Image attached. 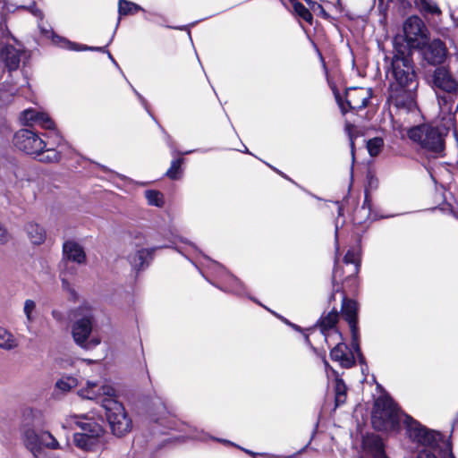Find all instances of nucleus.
Here are the masks:
<instances>
[{
  "instance_id": "29",
  "label": "nucleus",
  "mask_w": 458,
  "mask_h": 458,
  "mask_svg": "<svg viewBox=\"0 0 458 458\" xmlns=\"http://www.w3.org/2000/svg\"><path fill=\"white\" fill-rule=\"evenodd\" d=\"M38 156H40V161L46 163H54L60 160V153L53 147L46 148L45 151L42 150Z\"/></svg>"
},
{
  "instance_id": "12",
  "label": "nucleus",
  "mask_w": 458,
  "mask_h": 458,
  "mask_svg": "<svg viewBox=\"0 0 458 458\" xmlns=\"http://www.w3.org/2000/svg\"><path fill=\"white\" fill-rule=\"evenodd\" d=\"M433 85L449 94L458 90V82L445 66L437 67L433 73Z\"/></svg>"
},
{
  "instance_id": "23",
  "label": "nucleus",
  "mask_w": 458,
  "mask_h": 458,
  "mask_svg": "<svg viewBox=\"0 0 458 458\" xmlns=\"http://www.w3.org/2000/svg\"><path fill=\"white\" fill-rule=\"evenodd\" d=\"M26 231L30 242L33 244L38 245L45 242L46 233L40 225L34 223H30L26 225Z\"/></svg>"
},
{
  "instance_id": "43",
  "label": "nucleus",
  "mask_w": 458,
  "mask_h": 458,
  "mask_svg": "<svg viewBox=\"0 0 458 458\" xmlns=\"http://www.w3.org/2000/svg\"><path fill=\"white\" fill-rule=\"evenodd\" d=\"M80 50H95V51H102V50H103V47H83L80 48Z\"/></svg>"
},
{
  "instance_id": "44",
  "label": "nucleus",
  "mask_w": 458,
  "mask_h": 458,
  "mask_svg": "<svg viewBox=\"0 0 458 458\" xmlns=\"http://www.w3.org/2000/svg\"><path fill=\"white\" fill-rule=\"evenodd\" d=\"M55 140H55L56 142H55V144L56 146H60V142H61V140H62V138H61L58 134H55Z\"/></svg>"
},
{
  "instance_id": "5",
  "label": "nucleus",
  "mask_w": 458,
  "mask_h": 458,
  "mask_svg": "<svg viewBox=\"0 0 458 458\" xmlns=\"http://www.w3.org/2000/svg\"><path fill=\"white\" fill-rule=\"evenodd\" d=\"M411 437L421 443L425 449L418 451L417 458H455L452 452L451 443L442 438L440 433L422 428L411 430Z\"/></svg>"
},
{
  "instance_id": "16",
  "label": "nucleus",
  "mask_w": 458,
  "mask_h": 458,
  "mask_svg": "<svg viewBox=\"0 0 458 458\" xmlns=\"http://www.w3.org/2000/svg\"><path fill=\"white\" fill-rule=\"evenodd\" d=\"M427 48L424 52L425 59L431 64H442L446 56L447 49L445 45L440 39H434L427 45Z\"/></svg>"
},
{
  "instance_id": "20",
  "label": "nucleus",
  "mask_w": 458,
  "mask_h": 458,
  "mask_svg": "<svg viewBox=\"0 0 458 458\" xmlns=\"http://www.w3.org/2000/svg\"><path fill=\"white\" fill-rule=\"evenodd\" d=\"M23 314L25 316V326L28 331H31L32 324L38 318V308L35 301L27 299L23 302L22 308Z\"/></svg>"
},
{
  "instance_id": "19",
  "label": "nucleus",
  "mask_w": 458,
  "mask_h": 458,
  "mask_svg": "<svg viewBox=\"0 0 458 458\" xmlns=\"http://www.w3.org/2000/svg\"><path fill=\"white\" fill-rule=\"evenodd\" d=\"M22 52L13 46H6L0 52V60L9 71L19 68Z\"/></svg>"
},
{
  "instance_id": "11",
  "label": "nucleus",
  "mask_w": 458,
  "mask_h": 458,
  "mask_svg": "<svg viewBox=\"0 0 458 458\" xmlns=\"http://www.w3.org/2000/svg\"><path fill=\"white\" fill-rule=\"evenodd\" d=\"M93 435L89 437L86 433L81 432L74 434L73 440L75 445L85 451H93L100 444V438L103 436L104 430L99 424H92Z\"/></svg>"
},
{
  "instance_id": "3",
  "label": "nucleus",
  "mask_w": 458,
  "mask_h": 458,
  "mask_svg": "<svg viewBox=\"0 0 458 458\" xmlns=\"http://www.w3.org/2000/svg\"><path fill=\"white\" fill-rule=\"evenodd\" d=\"M371 421L374 428L379 431L397 430L401 422L403 421L407 428V434L409 435V437L414 443L418 444L419 446H421V449H425V446L421 443L413 439L410 433L411 429L417 428H422L424 430L428 429L422 427L408 415L401 413L390 397L384 395L378 397L375 401Z\"/></svg>"
},
{
  "instance_id": "27",
  "label": "nucleus",
  "mask_w": 458,
  "mask_h": 458,
  "mask_svg": "<svg viewBox=\"0 0 458 458\" xmlns=\"http://www.w3.org/2000/svg\"><path fill=\"white\" fill-rule=\"evenodd\" d=\"M292 4L293 11L298 16L309 23L312 22V13L309 8L305 7L301 3L298 1H293Z\"/></svg>"
},
{
  "instance_id": "31",
  "label": "nucleus",
  "mask_w": 458,
  "mask_h": 458,
  "mask_svg": "<svg viewBox=\"0 0 458 458\" xmlns=\"http://www.w3.org/2000/svg\"><path fill=\"white\" fill-rule=\"evenodd\" d=\"M145 197L150 205L161 207L164 204L163 195L159 191H146Z\"/></svg>"
},
{
  "instance_id": "2",
  "label": "nucleus",
  "mask_w": 458,
  "mask_h": 458,
  "mask_svg": "<svg viewBox=\"0 0 458 458\" xmlns=\"http://www.w3.org/2000/svg\"><path fill=\"white\" fill-rule=\"evenodd\" d=\"M454 103V99L452 95L438 96L439 117L443 123V130L429 124L415 125L417 122L410 124L406 123V126L400 130L398 129V117L396 115L393 123L394 130L398 131L402 138L404 137V132H406L408 138L418 144L428 157H442L445 155V136L447 131L454 126V113L458 110V106L454 111L453 110ZM420 120L421 117L418 123Z\"/></svg>"
},
{
  "instance_id": "25",
  "label": "nucleus",
  "mask_w": 458,
  "mask_h": 458,
  "mask_svg": "<svg viewBox=\"0 0 458 458\" xmlns=\"http://www.w3.org/2000/svg\"><path fill=\"white\" fill-rule=\"evenodd\" d=\"M338 321V313L336 310L328 312L326 316L321 318L320 327L325 333L326 330L333 328Z\"/></svg>"
},
{
  "instance_id": "38",
  "label": "nucleus",
  "mask_w": 458,
  "mask_h": 458,
  "mask_svg": "<svg viewBox=\"0 0 458 458\" xmlns=\"http://www.w3.org/2000/svg\"><path fill=\"white\" fill-rule=\"evenodd\" d=\"M38 125H40L44 129L47 130H53L54 129V122L51 120V118L46 113H40L37 123Z\"/></svg>"
},
{
  "instance_id": "47",
  "label": "nucleus",
  "mask_w": 458,
  "mask_h": 458,
  "mask_svg": "<svg viewBox=\"0 0 458 458\" xmlns=\"http://www.w3.org/2000/svg\"><path fill=\"white\" fill-rule=\"evenodd\" d=\"M198 437V438H199L200 440L205 439V438H204V437Z\"/></svg>"
},
{
  "instance_id": "39",
  "label": "nucleus",
  "mask_w": 458,
  "mask_h": 458,
  "mask_svg": "<svg viewBox=\"0 0 458 458\" xmlns=\"http://www.w3.org/2000/svg\"><path fill=\"white\" fill-rule=\"evenodd\" d=\"M131 237L132 239V244L135 246L144 245L146 243V237L141 231L135 230L131 233Z\"/></svg>"
},
{
  "instance_id": "45",
  "label": "nucleus",
  "mask_w": 458,
  "mask_h": 458,
  "mask_svg": "<svg viewBox=\"0 0 458 458\" xmlns=\"http://www.w3.org/2000/svg\"><path fill=\"white\" fill-rule=\"evenodd\" d=\"M15 4H16V5H17L18 7H21V8H25V7H26V5H24V4H21V3H19L18 1H17Z\"/></svg>"
},
{
  "instance_id": "40",
  "label": "nucleus",
  "mask_w": 458,
  "mask_h": 458,
  "mask_svg": "<svg viewBox=\"0 0 458 458\" xmlns=\"http://www.w3.org/2000/svg\"><path fill=\"white\" fill-rule=\"evenodd\" d=\"M11 240V234L4 225L0 222V244L4 245Z\"/></svg>"
},
{
  "instance_id": "7",
  "label": "nucleus",
  "mask_w": 458,
  "mask_h": 458,
  "mask_svg": "<svg viewBox=\"0 0 458 458\" xmlns=\"http://www.w3.org/2000/svg\"><path fill=\"white\" fill-rule=\"evenodd\" d=\"M106 418L114 435L122 437L131 431L132 423L123 405L116 400L104 401Z\"/></svg>"
},
{
  "instance_id": "15",
  "label": "nucleus",
  "mask_w": 458,
  "mask_h": 458,
  "mask_svg": "<svg viewBox=\"0 0 458 458\" xmlns=\"http://www.w3.org/2000/svg\"><path fill=\"white\" fill-rule=\"evenodd\" d=\"M370 97V89L367 88H351L345 93L346 102L352 109L364 108Z\"/></svg>"
},
{
  "instance_id": "30",
  "label": "nucleus",
  "mask_w": 458,
  "mask_h": 458,
  "mask_svg": "<svg viewBox=\"0 0 458 458\" xmlns=\"http://www.w3.org/2000/svg\"><path fill=\"white\" fill-rule=\"evenodd\" d=\"M383 146V139L379 137L370 139L367 143V148L371 157L377 156L380 153Z\"/></svg>"
},
{
  "instance_id": "37",
  "label": "nucleus",
  "mask_w": 458,
  "mask_h": 458,
  "mask_svg": "<svg viewBox=\"0 0 458 458\" xmlns=\"http://www.w3.org/2000/svg\"><path fill=\"white\" fill-rule=\"evenodd\" d=\"M305 2L309 5V10L310 11V13H314L315 14L324 18H327L328 16L327 12L320 4L313 0H305Z\"/></svg>"
},
{
  "instance_id": "8",
  "label": "nucleus",
  "mask_w": 458,
  "mask_h": 458,
  "mask_svg": "<svg viewBox=\"0 0 458 458\" xmlns=\"http://www.w3.org/2000/svg\"><path fill=\"white\" fill-rule=\"evenodd\" d=\"M27 448L32 453L34 458H46L44 448L50 450L63 449L64 445L49 431L39 433L34 430H27L24 437Z\"/></svg>"
},
{
  "instance_id": "6",
  "label": "nucleus",
  "mask_w": 458,
  "mask_h": 458,
  "mask_svg": "<svg viewBox=\"0 0 458 458\" xmlns=\"http://www.w3.org/2000/svg\"><path fill=\"white\" fill-rule=\"evenodd\" d=\"M403 35L396 36L399 42L411 52L423 49L429 40V31L425 22L417 15L408 17L403 23Z\"/></svg>"
},
{
  "instance_id": "34",
  "label": "nucleus",
  "mask_w": 458,
  "mask_h": 458,
  "mask_svg": "<svg viewBox=\"0 0 458 458\" xmlns=\"http://www.w3.org/2000/svg\"><path fill=\"white\" fill-rule=\"evenodd\" d=\"M41 112L35 109H26L21 114V119L24 123H36Z\"/></svg>"
},
{
  "instance_id": "18",
  "label": "nucleus",
  "mask_w": 458,
  "mask_h": 458,
  "mask_svg": "<svg viewBox=\"0 0 458 458\" xmlns=\"http://www.w3.org/2000/svg\"><path fill=\"white\" fill-rule=\"evenodd\" d=\"M64 256L66 259L77 264L86 262V253L83 248L74 241H67L63 246Z\"/></svg>"
},
{
  "instance_id": "42",
  "label": "nucleus",
  "mask_w": 458,
  "mask_h": 458,
  "mask_svg": "<svg viewBox=\"0 0 458 458\" xmlns=\"http://www.w3.org/2000/svg\"><path fill=\"white\" fill-rule=\"evenodd\" d=\"M63 287L68 291H70L72 294L74 292L71 289L69 283L65 279H62Z\"/></svg>"
},
{
  "instance_id": "36",
  "label": "nucleus",
  "mask_w": 458,
  "mask_h": 458,
  "mask_svg": "<svg viewBox=\"0 0 458 458\" xmlns=\"http://www.w3.org/2000/svg\"><path fill=\"white\" fill-rule=\"evenodd\" d=\"M182 159L179 158L176 160H174L171 164L170 168L166 172V175L170 179H177L179 178L180 173H181V165H182Z\"/></svg>"
},
{
  "instance_id": "9",
  "label": "nucleus",
  "mask_w": 458,
  "mask_h": 458,
  "mask_svg": "<svg viewBox=\"0 0 458 458\" xmlns=\"http://www.w3.org/2000/svg\"><path fill=\"white\" fill-rule=\"evenodd\" d=\"M13 143L20 150L28 155H39L47 148V144L55 145L47 143L36 132L28 129L18 131L14 134Z\"/></svg>"
},
{
  "instance_id": "32",
  "label": "nucleus",
  "mask_w": 458,
  "mask_h": 458,
  "mask_svg": "<svg viewBox=\"0 0 458 458\" xmlns=\"http://www.w3.org/2000/svg\"><path fill=\"white\" fill-rule=\"evenodd\" d=\"M344 261L346 264H353L354 272H358L360 267V255L358 251L354 250H349L344 258Z\"/></svg>"
},
{
  "instance_id": "1",
  "label": "nucleus",
  "mask_w": 458,
  "mask_h": 458,
  "mask_svg": "<svg viewBox=\"0 0 458 458\" xmlns=\"http://www.w3.org/2000/svg\"><path fill=\"white\" fill-rule=\"evenodd\" d=\"M390 74L393 81L390 84L389 98L396 108L397 125L401 130L406 126V123L418 122L420 118V111L415 101L418 81L411 54L399 42L398 38L394 39Z\"/></svg>"
},
{
  "instance_id": "21",
  "label": "nucleus",
  "mask_w": 458,
  "mask_h": 458,
  "mask_svg": "<svg viewBox=\"0 0 458 458\" xmlns=\"http://www.w3.org/2000/svg\"><path fill=\"white\" fill-rule=\"evenodd\" d=\"M156 248H141L138 250L134 254H131L129 256V261L133 267L140 269L144 267L147 259L151 258Z\"/></svg>"
},
{
  "instance_id": "46",
  "label": "nucleus",
  "mask_w": 458,
  "mask_h": 458,
  "mask_svg": "<svg viewBox=\"0 0 458 458\" xmlns=\"http://www.w3.org/2000/svg\"><path fill=\"white\" fill-rule=\"evenodd\" d=\"M337 276V270L335 269L334 272H333V277L335 278Z\"/></svg>"
},
{
  "instance_id": "28",
  "label": "nucleus",
  "mask_w": 458,
  "mask_h": 458,
  "mask_svg": "<svg viewBox=\"0 0 458 458\" xmlns=\"http://www.w3.org/2000/svg\"><path fill=\"white\" fill-rule=\"evenodd\" d=\"M140 9V7L132 2H129L126 0L119 1L118 11L120 15L133 14L137 13Z\"/></svg>"
},
{
  "instance_id": "22",
  "label": "nucleus",
  "mask_w": 458,
  "mask_h": 458,
  "mask_svg": "<svg viewBox=\"0 0 458 458\" xmlns=\"http://www.w3.org/2000/svg\"><path fill=\"white\" fill-rule=\"evenodd\" d=\"M19 346V340L8 329L0 327V349L12 351Z\"/></svg>"
},
{
  "instance_id": "24",
  "label": "nucleus",
  "mask_w": 458,
  "mask_h": 458,
  "mask_svg": "<svg viewBox=\"0 0 458 458\" xmlns=\"http://www.w3.org/2000/svg\"><path fill=\"white\" fill-rule=\"evenodd\" d=\"M418 8L422 13L440 15L442 13L438 5L432 0H420Z\"/></svg>"
},
{
  "instance_id": "4",
  "label": "nucleus",
  "mask_w": 458,
  "mask_h": 458,
  "mask_svg": "<svg viewBox=\"0 0 458 458\" xmlns=\"http://www.w3.org/2000/svg\"><path fill=\"white\" fill-rule=\"evenodd\" d=\"M72 316L75 318L72 325V336L75 344L86 350L98 346L101 343V339L98 336L89 338L94 324L92 306L88 302H83L72 310Z\"/></svg>"
},
{
  "instance_id": "33",
  "label": "nucleus",
  "mask_w": 458,
  "mask_h": 458,
  "mask_svg": "<svg viewBox=\"0 0 458 458\" xmlns=\"http://www.w3.org/2000/svg\"><path fill=\"white\" fill-rule=\"evenodd\" d=\"M70 419L73 420L74 423L77 424L79 427H81L83 433H86L87 435H89V437H91V435H93V432L91 431V429H92L91 426H92V424H98L97 422L92 421V420L81 421L80 420L81 418L77 415H71Z\"/></svg>"
},
{
  "instance_id": "17",
  "label": "nucleus",
  "mask_w": 458,
  "mask_h": 458,
  "mask_svg": "<svg viewBox=\"0 0 458 458\" xmlns=\"http://www.w3.org/2000/svg\"><path fill=\"white\" fill-rule=\"evenodd\" d=\"M330 357L334 361L339 362L343 368H351L354 362V356L344 343H339L330 352Z\"/></svg>"
},
{
  "instance_id": "14",
  "label": "nucleus",
  "mask_w": 458,
  "mask_h": 458,
  "mask_svg": "<svg viewBox=\"0 0 458 458\" xmlns=\"http://www.w3.org/2000/svg\"><path fill=\"white\" fill-rule=\"evenodd\" d=\"M361 458H386L382 440L376 435L363 438Z\"/></svg>"
},
{
  "instance_id": "26",
  "label": "nucleus",
  "mask_w": 458,
  "mask_h": 458,
  "mask_svg": "<svg viewBox=\"0 0 458 458\" xmlns=\"http://www.w3.org/2000/svg\"><path fill=\"white\" fill-rule=\"evenodd\" d=\"M335 405L339 406L344 404L346 401V386L341 378L335 379Z\"/></svg>"
},
{
  "instance_id": "41",
  "label": "nucleus",
  "mask_w": 458,
  "mask_h": 458,
  "mask_svg": "<svg viewBox=\"0 0 458 458\" xmlns=\"http://www.w3.org/2000/svg\"><path fill=\"white\" fill-rule=\"evenodd\" d=\"M353 128H354L353 125H352L351 123H346V125H345V130L347 131L350 140H351L352 148H353V146H354L353 137L352 134V131L353 130Z\"/></svg>"
},
{
  "instance_id": "35",
  "label": "nucleus",
  "mask_w": 458,
  "mask_h": 458,
  "mask_svg": "<svg viewBox=\"0 0 458 458\" xmlns=\"http://www.w3.org/2000/svg\"><path fill=\"white\" fill-rule=\"evenodd\" d=\"M55 386L62 391H69L77 386V379L72 377L62 378L56 382Z\"/></svg>"
},
{
  "instance_id": "10",
  "label": "nucleus",
  "mask_w": 458,
  "mask_h": 458,
  "mask_svg": "<svg viewBox=\"0 0 458 458\" xmlns=\"http://www.w3.org/2000/svg\"><path fill=\"white\" fill-rule=\"evenodd\" d=\"M78 394L83 399L96 401L104 408V401L114 400L116 393L114 388L108 384H98L87 381L86 385L78 390Z\"/></svg>"
},
{
  "instance_id": "13",
  "label": "nucleus",
  "mask_w": 458,
  "mask_h": 458,
  "mask_svg": "<svg viewBox=\"0 0 458 458\" xmlns=\"http://www.w3.org/2000/svg\"><path fill=\"white\" fill-rule=\"evenodd\" d=\"M357 310L358 306L354 301L344 299L342 305V312L348 322L352 335V345L356 351H360L359 344L357 343L358 340V330H357Z\"/></svg>"
}]
</instances>
